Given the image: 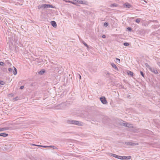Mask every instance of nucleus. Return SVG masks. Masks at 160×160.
Masks as SVG:
<instances>
[{"instance_id": "1", "label": "nucleus", "mask_w": 160, "mask_h": 160, "mask_svg": "<svg viewBox=\"0 0 160 160\" xmlns=\"http://www.w3.org/2000/svg\"><path fill=\"white\" fill-rule=\"evenodd\" d=\"M67 107V103L64 102L56 106L55 108L57 109H66Z\"/></svg>"}, {"instance_id": "2", "label": "nucleus", "mask_w": 160, "mask_h": 160, "mask_svg": "<svg viewBox=\"0 0 160 160\" xmlns=\"http://www.w3.org/2000/svg\"><path fill=\"white\" fill-rule=\"evenodd\" d=\"M83 123L81 122L78 121L73 120L72 124L78 125V126H82L83 125Z\"/></svg>"}, {"instance_id": "3", "label": "nucleus", "mask_w": 160, "mask_h": 160, "mask_svg": "<svg viewBox=\"0 0 160 160\" xmlns=\"http://www.w3.org/2000/svg\"><path fill=\"white\" fill-rule=\"evenodd\" d=\"M125 144L127 145L134 146L138 145V143L135 142H125Z\"/></svg>"}, {"instance_id": "4", "label": "nucleus", "mask_w": 160, "mask_h": 160, "mask_svg": "<svg viewBox=\"0 0 160 160\" xmlns=\"http://www.w3.org/2000/svg\"><path fill=\"white\" fill-rule=\"evenodd\" d=\"M100 100L102 102L103 104H106L107 103V102L105 98L104 97H101L100 98Z\"/></svg>"}, {"instance_id": "5", "label": "nucleus", "mask_w": 160, "mask_h": 160, "mask_svg": "<svg viewBox=\"0 0 160 160\" xmlns=\"http://www.w3.org/2000/svg\"><path fill=\"white\" fill-rule=\"evenodd\" d=\"M123 6L124 7H126L127 8H129L131 7V5L128 2L125 3L123 4Z\"/></svg>"}, {"instance_id": "6", "label": "nucleus", "mask_w": 160, "mask_h": 160, "mask_svg": "<svg viewBox=\"0 0 160 160\" xmlns=\"http://www.w3.org/2000/svg\"><path fill=\"white\" fill-rule=\"evenodd\" d=\"M51 24L55 28L57 27V24L55 21H52L51 22Z\"/></svg>"}, {"instance_id": "7", "label": "nucleus", "mask_w": 160, "mask_h": 160, "mask_svg": "<svg viewBox=\"0 0 160 160\" xmlns=\"http://www.w3.org/2000/svg\"><path fill=\"white\" fill-rule=\"evenodd\" d=\"M132 131L134 132H138L139 131V128H135L132 130Z\"/></svg>"}, {"instance_id": "8", "label": "nucleus", "mask_w": 160, "mask_h": 160, "mask_svg": "<svg viewBox=\"0 0 160 160\" xmlns=\"http://www.w3.org/2000/svg\"><path fill=\"white\" fill-rule=\"evenodd\" d=\"M127 73L128 75H130L132 77L133 76V72L130 71L128 70L127 72Z\"/></svg>"}, {"instance_id": "9", "label": "nucleus", "mask_w": 160, "mask_h": 160, "mask_svg": "<svg viewBox=\"0 0 160 160\" xmlns=\"http://www.w3.org/2000/svg\"><path fill=\"white\" fill-rule=\"evenodd\" d=\"M8 135V134H7L5 133H0V136H2L3 137H6Z\"/></svg>"}, {"instance_id": "10", "label": "nucleus", "mask_w": 160, "mask_h": 160, "mask_svg": "<svg viewBox=\"0 0 160 160\" xmlns=\"http://www.w3.org/2000/svg\"><path fill=\"white\" fill-rule=\"evenodd\" d=\"M151 70L152 72H153L155 74H158V71L156 70L154 68H151L150 69Z\"/></svg>"}, {"instance_id": "11", "label": "nucleus", "mask_w": 160, "mask_h": 160, "mask_svg": "<svg viewBox=\"0 0 160 160\" xmlns=\"http://www.w3.org/2000/svg\"><path fill=\"white\" fill-rule=\"evenodd\" d=\"M126 127H127L128 128H133V126H132V125L129 123H126Z\"/></svg>"}, {"instance_id": "12", "label": "nucleus", "mask_w": 160, "mask_h": 160, "mask_svg": "<svg viewBox=\"0 0 160 160\" xmlns=\"http://www.w3.org/2000/svg\"><path fill=\"white\" fill-rule=\"evenodd\" d=\"M111 65L113 68L116 70H118V68L113 63H112L111 64Z\"/></svg>"}, {"instance_id": "13", "label": "nucleus", "mask_w": 160, "mask_h": 160, "mask_svg": "<svg viewBox=\"0 0 160 160\" xmlns=\"http://www.w3.org/2000/svg\"><path fill=\"white\" fill-rule=\"evenodd\" d=\"M13 74L14 75H16L17 73V70L15 67H13Z\"/></svg>"}, {"instance_id": "14", "label": "nucleus", "mask_w": 160, "mask_h": 160, "mask_svg": "<svg viewBox=\"0 0 160 160\" xmlns=\"http://www.w3.org/2000/svg\"><path fill=\"white\" fill-rule=\"evenodd\" d=\"M72 120H68L66 121V122L68 124H72Z\"/></svg>"}, {"instance_id": "15", "label": "nucleus", "mask_w": 160, "mask_h": 160, "mask_svg": "<svg viewBox=\"0 0 160 160\" xmlns=\"http://www.w3.org/2000/svg\"><path fill=\"white\" fill-rule=\"evenodd\" d=\"M123 159H130L131 158V156H123Z\"/></svg>"}, {"instance_id": "16", "label": "nucleus", "mask_w": 160, "mask_h": 160, "mask_svg": "<svg viewBox=\"0 0 160 160\" xmlns=\"http://www.w3.org/2000/svg\"><path fill=\"white\" fill-rule=\"evenodd\" d=\"M75 1L76 2H77L79 4H84L83 2L80 0H75Z\"/></svg>"}, {"instance_id": "17", "label": "nucleus", "mask_w": 160, "mask_h": 160, "mask_svg": "<svg viewBox=\"0 0 160 160\" xmlns=\"http://www.w3.org/2000/svg\"><path fill=\"white\" fill-rule=\"evenodd\" d=\"M37 146L41 147L43 148H46V147H54L53 146H42V145H37Z\"/></svg>"}, {"instance_id": "18", "label": "nucleus", "mask_w": 160, "mask_h": 160, "mask_svg": "<svg viewBox=\"0 0 160 160\" xmlns=\"http://www.w3.org/2000/svg\"><path fill=\"white\" fill-rule=\"evenodd\" d=\"M104 73L106 75H108L107 76L108 78H109V75L111 74L110 73L107 71H105V72Z\"/></svg>"}, {"instance_id": "19", "label": "nucleus", "mask_w": 160, "mask_h": 160, "mask_svg": "<svg viewBox=\"0 0 160 160\" xmlns=\"http://www.w3.org/2000/svg\"><path fill=\"white\" fill-rule=\"evenodd\" d=\"M8 128H6V127L2 128H0V132L7 130Z\"/></svg>"}, {"instance_id": "20", "label": "nucleus", "mask_w": 160, "mask_h": 160, "mask_svg": "<svg viewBox=\"0 0 160 160\" xmlns=\"http://www.w3.org/2000/svg\"><path fill=\"white\" fill-rule=\"evenodd\" d=\"M118 6V4L116 3H113L111 5L110 7L111 8L116 7Z\"/></svg>"}, {"instance_id": "21", "label": "nucleus", "mask_w": 160, "mask_h": 160, "mask_svg": "<svg viewBox=\"0 0 160 160\" xmlns=\"http://www.w3.org/2000/svg\"><path fill=\"white\" fill-rule=\"evenodd\" d=\"M110 154H111V156L115 157V158H118V155L112 153H111Z\"/></svg>"}, {"instance_id": "22", "label": "nucleus", "mask_w": 160, "mask_h": 160, "mask_svg": "<svg viewBox=\"0 0 160 160\" xmlns=\"http://www.w3.org/2000/svg\"><path fill=\"white\" fill-rule=\"evenodd\" d=\"M44 9L45 8H49V4H44Z\"/></svg>"}, {"instance_id": "23", "label": "nucleus", "mask_w": 160, "mask_h": 160, "mask_svg": "<svg viewBox=\"0 0 160 160\" xmlns=\"http://www.w3.org/2000/svg\"><path fill=\"white\" fill-rule=\"evenodd\" d=\"M126 123L122 122H120V124L122 126H126Z\"/></svg>"}, {"instance_id": "24", "label": "nucleus", "mask_w": 160, "mask_h": 160, "mask_svg": "<svg viewBox=\"0 0 160 160\" xmlns=\"http://www.w3.org/2000/svg\"><path fill=\"white\" fill-rule=\"evenodd\" d=\"M42 8H44V4H42L41 5H39L38 6V9H41Z\"/></svg>"}, {"instance_id": "25", "label": "nucleus", "mask_w": 160, "mask_h": 160, "mask_svg": "<svg viewBox=\"0 0 160 160\" xmlns=\"http://www.w3.org/2000/svg\"><path fill=\"white\" fill-rule=\"evenodd\" d=\"M116 62L117 63H120V61L119 59L116 58Z\"/></svg>"}, {"instance_id": "26", "label": "nucleus", "mask_w": 160, "mask_h": 160, "mask_svg": "<svg viewBox=\"0 0 160 160\" xmlns=\"http://www.w3.org/2000/svg\"><path fill=\"white\" fill-rule=\"evenodd\" d=\"M118 158L119 159H120L122 160L123 159V156H118Z\"/></svg>"}, {"instance_id": "27", "label": "nucleus", "mask_w": 160, "mask_h": 160, "mask_svg": "<svg viewBox=\"0 0 160 160\" xmlns=\"http://www.w3.org/2000/svg\"><path fill=\"white\" fill-rule=\"evenodd\" d=\"M45 72V71L44 70H41V71H40L39 72V73L41 74V75H42V74H43V73H44Z\"/></svg>"}, {"instance_id": "28", "label": "nucleus", "mask_w": 160, "mask_h": 160, "mask_svg": "<svg viewBox=\"0 0 160 160\" xmlns=\"http://www.w3.org/2000/svg\"><path fill=\"white\" fill-rule=\"evenodd\" d=\"M140 74L144 78H145L144 76L145 74L142 71H140Z\"/></svg>"}, {"instance_id": "29", "label": "nucleus", "mask_w": 160, "mask_h": 160, "mask_svg": "<svg viewBox=\"0 0 160 160\" xmlns=\"http://www.w3.org/2000/svg\"><path fill=\"white\" fill-rule=\"evenodd\" d=\"M140 18H138L136 19L135 20V21L137 23H139L140 22Z\"/></svg>"}, {"instance_id": "30", "label": "nucleus", "mask_w": 160, "mask_h": 160, "mask_svg": "<svg viewBox=\"0 0 160 160\" xmlns=\"http://www.w3.org/2000/svg\"><path fill=\"white\" fill-rule=\"evenodd\" d=\"M5 84V82L2 81H0V84L2 85H4Z\"/></svg>"}, {"instance_id": "31", "label": "nucleus", "mask_w": 160, "mask_h": 160, "mask_svg": "<svg viewBox=\"0 0 160 160\" xmlns=\"http://www.w3.org/2000/svg\"><path fill=\"white\" fill-rule=\"evenodd\" d=\"M123 45L125 46H128L129 45V44L128 43V42H124L123 43Z\"/></svg>"}, {"instance_id": "32", "label": "nucleus", "mask_w": 160, "mask_h": 160, "mask_svg": "<svg viewBox=\"0 0 160 160\" xmlns=\"http://www.w3.org/2000/svg\"><path fill=\"white\" fill-rule=\"evenodd\" d=\"M82 42L85 46L87 47H88V45L84 41H82Z\"/></svg>"}, {"instance_id": "33", "label": "nucleus", "mask_w": 160, "mask_h": 160, "mask_svg": "<svg viewBox=\"0 0 160 160\" xmlns=\"http://www.w3.org/2000/svg\"><path fill=\"white\" fill-rule=\"evenodd\" d=\"M104 26L105 27H107L108 25V22H105L104 23Z\"/></svg>"}, {"instance_id": "34", "label": "nucleus", "mask_w": 160, "mask_h": 160, "mask_svg": "<svg viewBox=\"0 0 160 160\" xmlns=\"http://www.w3.org/2000/svg\"><path fill=\"white\" fill-rule=\"evenodd\" d=\"M4 64V63L3 62H0V65L1 66H3V65Z\"/></svg>"}, {"instance_id": "35", "label": "nucleus", "mask_w": 160, "mask_h": 160, "mask_svg": "<svg viewBox=\"0 0 160 160\" xmlns=\"http://www.w3.org/2000/svg\"><path fill=\"white\" fill-rule=\"evenodd\" d=\"M18 97H16V98H14L13 99V100H15V101H17V100H18Z\"/></svg>"}, {"instance_id": "36", "label": "nucleus", "mask_w": 160, "mask_h": 160, "mask_svg": "<svg viewBox=\"0 0 160 160\" xmlns=\"http://www.w3.org/2000/svg\"><path fill=\"white\" fill-rule=\"evenodd\" d=\"M64 1H65L66 2H70L71 3V2H72V1H69V0H67V1L64 0Z\"/></svg>"}, {"instance_id": "37", "label": "nucleus", "mask_w": 160, "mask_h": 160, "mask_svg": "<svg viewBox=\"0 0 160 160\" xmlns=\"http://www.w3.org/2000/svg\"><path fill=\"white\" fill-rule=\"evenodd\" d=\"M127 29L129 31H131L132 30L131 28H130V27L128 28Z\"/></svg>"}, {"instance_id": "38", "label": "nucleus", "mask_w": 160, "mask_h": 160, "mask_svg": "<svg viewBox=\"0 0 160 160\" xmlns=\"http://www.w3.org/2000/svg\"><path fill=\"white\" fill-rule=\"evenodd\" d=\"M54 8V7L53 6H52V5H51L49 4V8Z\"/></svg>"}, {"instance_id": "39", "label": "nucleus", "mask_w": 160, "mask_h": 160, "mask_svg": "<svg viewBox=\"0 0 160 160\" xmlns=\"http://www.w3.org/2000/svg\"><path fill=\"white\" fill-rule=\"evenodd\" d=\"M24 88V86H22L20 87V89H23Z\"/></svg>"}, {"instance_id": "40", "label": "nucleus", "mask_w": 160, "mask_h": 160, "mask_svg": "<svg viewBox=\"0 0 160 160\" xmlns=\"http://www.w3.org/2000/svg\"><path fill=\"white\" fill-rule=\"evenodd\" d=\"M8 70L9 72H11L12 71V69L11 68H9Z\"/></svg>"}, {"instance_id": "41", "label": "nucleus", "mask_w": 160, "mask_h": 160, "mask_svg": "<svg viewBox=\"0 0 160 160\" xmlns=\"http://www.w3.org/2000/svg\"><path fill=\"white\" fill-rule=\"evenodd\" d=\"M78 76L79 78L80 79H81V77L79 74H78Z\"/></svg>"}, {"instance_id": "42", "label": "nucleus", "mask_w": 160, "mask_h": 160, "mask_svg": "<svg viewBox=\"0 0 160 160\" xmlns=\"http://www.w3.org/2000/svg\"><path fill=\"white\" fill-rule=\"evenodd\" d=\"M71 3H72V4H75V5L76 4V2H72H72H71Z\"/></svg>"}, {"instance_id": "43", "label": "nucleus", "mask_w": 160, "mask_h": 160, "mask_svg": "<svg viewBox=\"0 0 160 160\" xmlns=\"http://www.w3.org/2000/svg\"><path fill=\"white\" fill-rule=\"evenodd\" d=\"M102 37L103 38H106V36L104 35H103L102 36Z\"/></svg>"}, {"instance_id": "44", "label": "nucleus", "mask_w": 160, "mask_h": 160, "mask_svg": "<svg viewBox=\"0 0 160 160\" xmlns=\"http://www.w3.org/2000/svg\"><path fill=\"white\" fill-rule=\"evenodd\" d=\"M158 65L160 66V62L158 63Z\"/></svg>"}, {"instance_id": "45", "label": "nucleus", "mask_w": 160, "mask_h": 160, "mask_svg": "<svg viewBox=\"0 0 160 160\" xmlns=\"http://www.w3.org/2000/svg\"><path fill=\"white\" fill-rule=\"evenodd\" d=\"M96 70L95 69V70H94L93 72H96Z\"/></svg>"}, {"instance_id": "46", "label": "nucleus", "mask_w": 160, "mask_h": 160, "mask_svg": "<svg viewBox=\"0 0 160 160\" xmlns=\"http://www.w3.org/2000/svg\"><path fill=\"white\" fill-rule=\"evenodd\" d=\"M128 98H129L130 97V95H129L127 96Z\"/></svg>"}, {"instance_id": "47", "label": "nucleus", "mask_w": 160, "mask_h": 160, "mask_svg": "<svg viewBox=\"0 0 160 160\" xmlns=\"http://www.w3.org/2000/svg\"><path fill=\"white\" fill-rule=\"evenodd\" d=\"M32 145H34V146H36V145L34 144H32Z\"/></svg>"}, {"instance_id": "48", "label": "nucleus", "mask_w": 160, "mask_h": 160, "mask_svg": "<svg viewBox=\"0 0 160 160\" xmlns=\"http://www.w3.org/2000/svg\"><path fill=\"white\" fill-rule=\"evenodd\" d=\"M145 64L146 65V64H148L147 63H146Z\"/></svg>"}]
</instances>
